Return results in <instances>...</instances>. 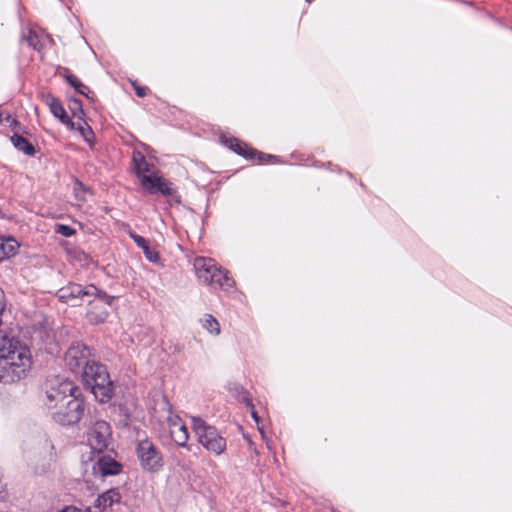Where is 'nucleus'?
Instances as JSON below:
<instances>
[{
    "mask_svg": "<svg viewBox=\"0 0 512 512\" xmlns=\"http://www.w3.org/2000/svg\"><path fill=\"white\" fill-rule=\"evenodd\" d=\"M77 387L69 380L51 381L46 392V407L53 420L61 425H72L80 421L84 405L77 395Z\"/></svg>",
    "mask_w": 512,
    "mask_h": 512,
    "instance_id": "f257e3e1",
    "label": "nucleus"
},
{
    "mask_svg": "<svg viewBox=\"0 0 512 512\" xmlns=\"http://www.w3.org/2000/svg\"><path fill=\"white\" fill-rule=\"evenodd\" d=\"M31 366L29 349L0 331V382L20 380Z\"/></svg>",
    "mask_w": 512,
    "mask_h": 512,
    "instance_id": "f03ea898",
    "label": "nucleus"
},
{
    "mask_svg": "<svg viewBox=\"0 0 512 512\" xmlns=\"http://www.w3.org/2000/svg\"><path fill=\"white\" fill-rule=\"evenodd\" d=\"M82 383L99 402L105 403L113 396V383L106 368L93 362L85 366L81 376Z\"/></svg>",
    "mask_w": 512,
    "mask_h": 512,
    "instance_id": "7ed1b4c3",
    "label": "nucleus"
},
{
    "mask_svg": "<svg viewBox=\"0 0 512 512\" xmlns=\"http://www.w3.org/2000/svg\"><path fill=\"white\" fill-rule=\"evenodd\" d=\"M193 265L198 279L204 284L223 291L234 288L235 282L229 276V272L220 267L214 259L197 257Z\"/></svg>",
    "mask_w": 512,
    "mask_h": 512,
    "instance_id": "20e7f679",
    "label": "nucleus"
},
{
    "mask_svg": "<svg viewBox=\"0 0 512 512\" xmlns=\"http://www.w3.org/2000/svg\"><path fill=\"white\" fill-rule=\"evenodd\" d=\"M192 428L198 438L199 443L208 451L214 454H221L226 449V440L220 435L218 430L207 424L198 417H191Z\"/></svg>",
    "mask_w": 512,
    "mask_h": 512,
    "instance_id": "39448f33",
    "label": "nucleus"
},
{
    "mask_svg": "<svg viewBox=\"0 0 512 512\" xmlns=\"http://www.w3.org/2000/svg\"><path fill=\"white\" fill-rule=\"evenodd\" d=\"M111 427L104 420L92 422L86 432V442L93 454L105 451L111 442Z\"/></svg>",
    "mask_w": 512,
    "mask_h": 512,
    "instance_id": "423d86ee",
    "label": "nucleus"
},
{
    "mask_svg": "<svg viewBox=\"0 0 512 512\" xmlns=\"http://www.w3.org/2000/svg\"><path fill=\"white\" fill-rule=\"evenodd\" d=\"M136 452L140 465L145 471L157 472L162 468L164 464L162 453L151 440L139 441Z\"/></svg>",
    "mask_w": 512,
    "mask_h": 512,
    "instance_id": "0eeeda50",
    "label": "nucleus"
},
{
    "mask_svg": "<svg viewBox=\"0 0 512 512\" xmlns=\"http://www.w3.org/2000/svg\"><path fill=\"white\" fill-rule=\"evenodd\" d=\"M90 349L79 342L71 344L65 354V363L71 371L82 376L85 366L91 365L90 362Z\"/></svg>",
    "mask_w": 512,
    "mask_h": 512,
    "instance_id": "6e6552de",
    "label": "nucleus"
},
{
    "mask_svg": "<svg viewBox=\"0 0 512 512\" xmlns=\"http://www.w3.org/2000/svg\"><path fill=\"white\" fill-rule=\"evenodd\" d=\"M98 294V289L94 285L83 287L80 284L71 283L58 291V298L65 303H71L73 306L78 305L77 301L84 297H91Z\"/></svg>",
    "mask_w": 512,
    "mask_h": 512,
    "instance_id": "1a4fd4ad",
    "label": "nucleus"
},
{
    "mask_svg": "<svg viewBox=\"0 0 512 512\" xmlns=\"http://www.w3.org/2000/svg\"><path fill=\"white\" fill-rule=\"evenodd\" d=\"M96 296L98 298L90 303V309L87 312V319L93 325L101 324L107 319L109 313L106 305L111 306L114 301L113 296L101 293L99 290Z\"/></svg>",
    "mask_w": 512,
    "mask_h": 512,
    "instance_id": "9d476101",
    "label": "nucleus"
},
{
    "mask_svg": "<svg viewBox=\"0 0 512 512\" xmlns=\"http://www.w3.org/2000/svg\"><path fill=\"white\" fill-rule=\"evenodd\" d=\"M139 180L143 189L151 194L160 192L163 195H171L173 193L170 183L160 176L156 170L148 173Z\"/></svg>",
    "mask_w": 512,
    "mask_h": 512,
    "instance_id": "9b49d317",
    "label": "nucleus"
},
{
    "mask_svg": "<svg viewBox=\"0 0 512 512\" xmlns=\"http://www.w3.org/2000/svg\"><path fill=\"white\" fill-rule=\"evenodd\" d=\"M89 460L92 462V472L95 477L102 478L108 475H116L120 472L121 465L109 456H101L94 461L91 456Z\"/></svg>",
    "mask_w": 512,
    "mask_h": 512,
    "instance_id": "f8f14e48",
    "label": "nucleus"
},
{
    "mask_svg": "<svg viewBox=\"0 0 512 512\" xmlns=\"http://www.w3.org/2000/svg\"><path fill=\"white\" fill-rule=\"evenodd\" d=\"M223 143L231 150L247 158L253 159L256 155H258L259 162H264L265 158H274L272 155L258 153L256 150L248 147L245 143H242L235 138H224Z\"/></svg>",
    "mask_w": 512,
    "mask_h": 512,
    "instance_id": "ddd939ff",
    "label": "nucleus"
},
{
    "mask_svg": "<svg viewBox=\"0 0 512 512\" xmlns=\"http://www.w3.org/2000/svg\"><path fill=\"white\" fill-rule=\"evenodd\" d=\"M121 499L120 493L117 489H110L98 496L96 499L93 508L95 512H103L108 507H111L115 503H119Z\"/></svg>",
    "mask_w": 512,
    "mask_h": 512,
    "instance_id": "4468645a",
    "label": "nucleus"
},
{
    "mask_svg": "<svg viewBox=\"0 0 512 512\" xmlns=\"http://www.w3.org/2000/svg\"><path fill=\"white\" fill-rule=\"evenodd\" d=\"M45 101H46V104L49 106L51 113L55 117L59 118L62 123L66 124L71 129L74 128L75 122H73L69 119V117L66 114L65 109L63 108L62 104L60 103V101L57 98H55L51 95H47Z\"/></svg>",
    "mask_w": 512,
    "mask_h": 512,
    "instance_id": "2eb2a0df",
    "label": "nucleus"
},
{
    "mask_svg": "<svg viewBox=\"0 0 512 512\" xmlns=\"http://www.w3.org/2000/svg\"><path fill=\"white\" fill-rule=\"evenodd\" d=\"M129 236L134 240L137 246L143 250V253L148 261L152 263L159 262L158 252L149 246L148 241L144 237L137 235L134 232H130Z\"/></svg>",
    "mask_w": 512,
    "mask_h": 512,
    "instance_id": "dca6fc26",
    "label": "nucleus"
},
{
    "mask_svg": "<svg viewBox=\"0 0 512 512\" xmlns=\"http://www.w3.org/2000/svg\"><path fill=\"white\" fill-rule=\"evenodd\" d=\"M132 162L138 179L155 170L154 166L149 164L145 156L140 152L133 153Z\"/></svg>",
    "mask_w": 512,
    "mask_h": 512,
    "instance_id": "f3484780",
    "label": "nucleus"
},
{
    "mask_svg": "<svg viewBox=\"0 0 512 512\" xmlns=\"http://www.w3.org/2000/svg\"><path fill=\"white\" fill-rule=\"evenodd\" d=\"M19 249V243L12 237H0V262L14 256Z\"/></svg>",
    "mask_w": 512,
    "mask_h": 512,
    "instance_id": "a211bd4d",
    "label": "nucleus"
},
{
    "mask_svg": "<svg viewBox=\"0 0 512 512\" xmlns=\"http://www.w3.org/2000/svg\"><path fill=\"white\" fill-rule=\"evenodd\" d=\"M22 37L27 41L29 46L38 51H40L43 48L44 41L46 39V37L39 34L33 29H28L27 31H24Z\"/></svg>",
    "mask_w": 512,
    "mask_h": 512,
    "instance_id": "6ab92c4d",
    "label": "nucleus"
},
{
    "mask_svg": "<svg viewBox=\"0 0 512 512\" xmlns=\"http://www.w3.org/2000/svg\"><path fill=\"white\" fill-rule=\"evenodd\" d=\"M11 142L16 149L23 152L28 156H33L36 153L34 146L23 136L14 134L11 137Z\"/></svg>",
    "mask_w": 512,
    "mask_h": 512,
    "instance_id": "aec40b11",
    "label": "nucleus"
},
{
    "mask_svg": "<svg viewBox=\"0 0 512 512\" xmlns=\"http://www.w3.org/2000/svg\"><path fill=\"white\" fill-rule=\"evenodd\" d=\"M170 435L175 443L179 446L184 447L189 439L188 429L185 424L176 425L170 431Z\"/></svg>",
    "mask_w": 512,
    "mask_h": 512,
    "instance_id": "412c9836",
    "label": "nucleus"
},
{
    "mask_svg": "<svg viewBox=\"0 0 512 512\" xmlns=\"http://www.w3.org/2000/svg\"><path fill=\"white\" fill-rule=\"evenodd\" d=\"M202 327L212 335H219L221 332L218 320L211 314H205L201 319Z\"/></svg>",
    "mask_w": 512,
    "mask_h": 512,
    "instance_id": "4be33fe9",
    "label": "nucleus"
},
{
    "mask_svg": "<svg viewBox=\"0 0 512 512\" xmlns=\"http://www.w3.org/2000/svg\"><path fill=\"white\" fill-rule=\"evenodd\" d=\"M73 129H77L83 139L92 146L94 140V132L91 127L83 120L79 122H75V126Z\"/></svg>",
    "mask_w": 512,
    "mask_h": 512,
    "instance_id": "5701e85b",
    "label": "nucleus"
},
{
    "mask_svg": "<svg viewBox=\"0 0 512 512\" xmlns=\"http://www.w3.org/2000/svg\"><path fill=\"white\" fill-rule=\"evenodd\" d=\"M66 80L79 94L89 97V87L83 84L76 76L67 75Z\"/></svg>",
    "mask_w": 512,
    "mask_h": 512,
    "instance_id": "b1692460",
    "label": "nucleus"
},
{
    "mask_svg": "<svg viewBox=\"0 0 512 512\" xmlns=\"http://www.w3.org/2000/svg\"><path fill=\"white\" fill-rule=\"evenodd\" d=\"M87 188L83 185V183H81L79 180L75 179L74 180V185H73V192H74V196L75 198L77 199V201L79 202H84L86 201V197H85V194L87 193Z\"/></svg>",
    "mask_w": 512,
    "mask_h": 512,
    "instance_id": "393cba45",
    "label": "nucleus"
},
{
    "mask_svg": "<svg viewBox=\"0 0 512 512\" xmlns=\"http://www.w3.org/2000/svg\"><path fill=\"white\" fill-rule=\"evenodd\" d=\"M55 231H56V233H58L62 236H65V237H70L75 233V230L73 228H71L68 225H63V224L56 225Z\"/></svg>",
    "mask_w": 512,
    "mask_h": 512,
    "instance_id": "a878e982",
    "label": "nucleus"
},
{
    "mask_svg": "<svg viewBox=\"0 0 512 512\" xmlns=\"http://www.w3.org/2000/svg\"><path fill=\"white\" fill-rule=\"evenodd\" d=\"M168 425L169 430L171 431L173 427H176V425L184 424V422L181 420V418L177 415H169L168 417Z\"/></svg>",
    "mask_w": 512,
    "mask_h": 512,
    "instance_id": "bb28decb",
    "label": "nucleus"
},
{
    "mask_svg": "<svg viewBox=\"0 0 512 512\" xmlns=\"http://www.w3.org/2000/svg\"><path fill=\"white\" fill-rule=\"evenodd\" d=\"M135 90H136V94L139 97H144L146 95V89L143 87H135Z\"/></svg>",
    "mask_w": 512,
    "mask_h": 512,
    "instance_id": "cd10ccee",
    "label": "nucleus"
},
{
    "mask_svg": "<svg viewBox=\"0 0 512 512\" xmlns=\"http://www.w3.org/2000/svg\"><path fill=\"white\" fill-rule=\"evenodd\" d=\"M61 512H83V511L76 507L68 506V507H65Z\"/></svg>",
    "mask_w": 512,
    "mask_h": 512,
    "instance_id": "c85d7f7f",
    "label": "nucleus"
},
{
    "mask_svg": "<svg viewBox=\"0 0 512 512\" xmlns=\"http://www.w3.org/2000/svg\"><path fill=\"white\" fill-rule=\"evenodd\" d=\"M251 414H252L253 419H254V420L256 421V423L258 424V422H259V417H258L257 413H256L255 411H252V413H251Z\"/></svg>",
    "mask_w": 512,
    "mask_h": 512,
    "instance_id": "c756f323",
    "label": "nucleus"
},
{
    "mask_svg": "<svg viewBox=\"0 0 512 512\" xmlns=\"http://www.w3.org/2000/svg\"><path fill=\"white\" fill-rule=\"evenodd\" d=\"M45 443L50 448L51 451L54 449V446L52 445V443L49 440H46Z\"/></svg>",
    "mask_w": 512,
    "mask_h": 512,
    "instance_id": "7c9ffc66",
    "label": "nucleus"
},
{
    "mask_svg": "<svg viewBox=\"0 0 512 512\" xmlns=\"http://www.w3.org/2000/svg\"><path fill=\"white\" fill-rule=\"evenodd\" d=\"M4 499H5V496L0 494V500H4Z\"/></svg>",
    "mask_w": 512,
    "mask_h": 512,
    "instance_id": "2f4dec72",
    "label": "nucleus"
},
{
    "mask_svg": "<svg viewBox=\"0 0 512 512\" xmlns=\"http://www.w3.org/2000/svg\"><path fill=\"white\" fill-rule=\"evenodd\" d=\"M308 2H311L312 0H307Z\"/></svg>",
    "mask_w": 512,
    "mask_h": 512,
    "instance_id": "473e14b6",
    "label": "nucleus"
}]
</instances>
